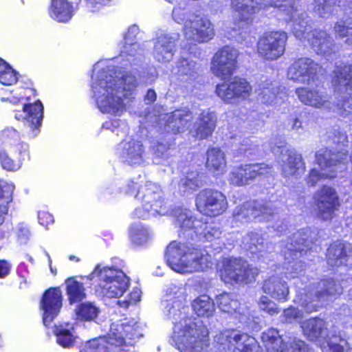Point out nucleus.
<instances>
[{
    "label": "nucleus",
    "instance_id": "nucleus-1",
    "mask_svg": "<svg viewBox=\"0 0 352 352\" xmlns=\"http://www.w3.org/2000/svg\"><path fill=\"white\" fill-rule=\"evenodd\" d=\"M185 287H168L162 300L164 315L174 324L171 344L180 352H208V330L199 319L188 317Z\"/></svg>",
    "mask_w": 352,
    "mask_h": 352
},
{
    "label": "nucleus",
    "instance_id": "nucleus-2",
    "mask_svg": "<svg viewBox=\"0 0 352 352\" xmlns=\"http://www.w3.org/2000/svg\"><path fill=\"white\" fill-rule=\"evenodd\" d=\"M137 86L136 77L131 72L109 67L99 73L92 89L97 106L102 113L120 116L125 111L126 101Z\"/></svg>",
    "mask_w": 352,
    "mask_h": 352
},
{
    "label": "nucleus",
    "instance_id": "nucleus-3",
    "mask_svg": "<svg viewBox=\"0 0 352 352\" xmlns=\"http://www.w3.org/2000/svg\"><path fill=\"white\" fill-rule=\"evenodd\" d=\"M142 336L134 321L113 322L107 336L89 340L80 352H109V345L114 346L116 352H135L134 343Z\"/></svg>",
    "mask_w": 352,
    "mask_h": 352
},
{
    "label": "nucleus",
    "instance_id": "nucleus-4",
    "mask_svg": "<svg viewBox=\"0 0 352 352\" xmlns=\"http://www.w3.org/2000/svg\"><path fill=\"white\" fill-rule=\"evenodd\" d=\"M348 160L346 151L336 153L329 149H320L316 154V162L320 171L312 168L307 177V183L314 186L322 179L335 178L338 172L345 169V163Z\"/></svg>",
    "mask_w": 352,
    "mask_h": 352
},
{
    "label": "nucleus",
    "instance_id": "nucleus-5",
    "mask_svg": "<svg viewBox=\"0 0 352 352\" xmlns=\"http://www.w3.org/2000/svg\"><path fill=\"white\" fill-rule=\"evenodd\" d=\"M294 0H231V8L234 12V18L240 22L249 23L252 16L262 8L276 6L284 8L287 12L295 24V19H299L300 14H297L293 6Z\"/></svg>",
    "mask_w": 352,
    "mask_h": 352
},
{
    "label": "nucleus",
    "instance_id": "nucleus-6",
    "mask_svg": "<svg viewBox=\"0 0 352 352\" xmlns=\"http://www.w3.org/2000/svg\"><path fill=\"white\" fill-rule=\"evenodd\" d=\"M258 274V270L249 265L241 258H225L219 276L225 284L234 285L252 283Z\"/></svg>",
    "mask_w": 352,
    "mask_h": 352
},
{
    "label": "nucleus",
    "instance_id": "nucleus-7",
    "mask_svg": "<svg viewBox=\"0 0 352 352\" xmlns=\"http://www.w3.org/2000/svg\"><path fill=\"white\" fill-rule=\"evenodd\" d=\"M307 16L305 13H300L299 21L295 19L293 24V32L300 40L307 39L311 48L318 54L329 55L334 52L335 45L333 38L325 32L321 30H314L305 33L307 30Z\"/></svg>",
    "mask_w": 352,
    "mask_h": 352
},
{
    "label": "nucleus",
    "instance_id": "nucleus-8",
    "mask_svg": "<svg viewBox=\"0 0 352 352\" xmlns=\"http://www.w3.org/2000/svg\"><path fill=\"white\" fill-rule=\"evenodd\" d=\"M219 352H262L254 338L237 330L227 329L214 337Z\"/></svg>",
    "mask_w": 352,
    "mask_h": 352
},
{
    "label": "nucleus",
    "instance_id": "nucleus-9",
    "mask_svg": "<svg viewBox=\"0 0 352 352\" xmlns=\"http://www.w3.org/2000/svg\"><path fill=\"white\" fill-rule=\"evenodd\" d=\"M301 327L304 335L311 341L323 340L327 342L330 352H350V343L340 335L330 340L327 322L318 318H310L302 322Z\"/></svg>",
    "mask_w": 352,
    "mask_h": 352
},
{
    "label": "nucleus",
    "instance_id": "nucleus-10",
    "mask_svg": "<svg viewBox=\"0 0 352 352\" xmlns=\"http://www.w3.org/2000/svg\"><path fill=\"white\" fill-rule=\"evenodd\" d=\"M160 188L155 184L148 182L138 191L135 197L142 203V208L135 210L138 218H147L149 216L165 214L166 207L164 206Z\"/></svg>",
    "mask_w": 352,
    "mask_h": 352
},
{
    "label": "nucleus",
    "instance_id": "nucleus-11",
    "mask_svg": "<svg viewBox=\"0 0 352 352\" xmlns=\"http://www.w3.org/2000/svg\"><path fill=\"white\" fill-rule=\"evenodd\" d=\"M296 294L294 299L308 313L317 311L334 298L332 296L337 287H326L322 292L309 290V287H294Z\"/></svg>",
    "mask_w": 352,
    "mask_h": 352
},
{
    "label": "nucleus",
    "instance_id": "nucleus-12",
    "mask_svg": "<svg viewBox=\"0 0 352 352\" xmlns=\"http://www.w3.org/2000/svg\"><path fill=\"white\" fill-rule=\"evenodd\" d=\"M196 206L201 213L216 217L226 210L228 201L221 192L214 189H204L197 195Z\"/></svg>",
    "mask_w": 352,
    "mask_h": 352
},
{
    "label": "nucleus",
    "instance_id": "nucleus-13",
    "mask_svg": "<svg viewBox=\"0 0 352 352\" xmlns=\"http://www.w3.org/2000/svg\"><path fill=\"white\" fill-rule=\"evenodd\" d=\"M272 173V166L264 163L249 164L234 167L229 174L228 181L235 186H244L263 176Z\"/></svg>",
    "mask_w": 352,
    "mask_h": 352
},
{
    "label": "nucleus",
    "instance_id": "nucleus-14",
    "mask_svg": "<svg viewBox=\"0 0 352 352\" xmlns=\"http://www.w3.org/2000/svg\"><path fill=\"white\" fill-rule=\"evenodd\" d=\"M239 51L230 46L219 49L212 60L211 71L213 74L223 80L229 78L237 68Z\"/></svg>",
    "mask_w": 352,
    "mask_h": 352
},
{
    "label": "nucleus",
    "instance_id": "nucleus-15",
    "mask_svg": "<svg viewBox=\"0 0 352 352\" xmlns=\"http://www.w3.org/2000/svg\"><path fill=\"white\" fill-rule=\"evenodd\" d=\"M287 35L284 32H272L259 38L257 51L266 60H275L285 52Z\"/></svg>",
    "mask_w": 352,
    "mask_h": 352
},
{
    "label": "nucleus",
    "instance_id": "nucleus-16",
    "mask_svg": "<svg viewBox=\"0 0 352 352\" xmlns=\"http://www.w3.org/2000/svg\"><path fill=\"white\" fill-rule=\"evenodd\" d=\"M320 69V65L314 60L307 57H302L295 60L290 65L287 72V77L294 82L309 85L314 82Z\"/></svg>",
    "mask_w": 352,
    "mask_h": 352
},
{
    "label": "nucleus",
    "instance_id": "nucleus-17",
    "mask_svg": "<svg viewBox=\"0 0 352 352\" xmlns=\"http://www.w3.org/2000/svg\"><path fill=\"white\" fill-rule=\"evenodd\" d=\"M184 34L190 44L196 45L210 40L214 33L212 25L208 19L195 16L185 22Z\"/></svg>",
    "mask_w": 352,
    "mask_h": 352
},
{
    "label": "nucleus",
    "instance_id": "nucleus-18",
    "mask_svg": "<svg viewBox=\"0 0 352 352\" xmlns=\"http://www.w3.org/2000/svg\"><path fill=\"white\" fill-rule=\"evenodd\" d=\"M314 198L318 217L323 221L332 219L339 206V197L336 190L324 186L316 192Z\"/></svg>",
    "mask_w": 352,
    "mask_h": 352
},
{
    "label": "nucleus",
    "instance_id": "nucleus-19",
    "mask_svg": "<svg viewBox=\"0 0 352 352\" xmlns=\"http://www.w3.org/2000/svg\"><path fill=\"white\" fill-rule=\"evenodd\" d=\"M317 239V232L310 229H304L294 233L287 239L283 250L285 260L291 263L298 259V254L304 250L305 247L309 246Z\"/></svg>",
    "mask_w": 352,
    "mask_h": 352
},
{
    "label": "nucleus",
    "instance_id": "nucleus-20",
    "mask_svg": "<svg viewBox=\"0 0 352 352\" xmlns=\"http://www.w3.org/2000/svg\"><path fill=\"white\" fill-rule=\"evenodd\" d=\"M41 305L43 310V324L49 327L59 314L62 307V294L60 287H50L45 291Z\"/></svg>",
    "mask_w": 352,
    "mask_h": 352
},
{
    "label": "nucleus",
    "instance_id": "nucleus-21",
    "mask_svg": "<svg viewBox=\"0 0 352 352\" xmlns=\"http://www.w3.org/2000/svg\"><path fill=\"white\" fill-rule=\"evenodd\" d=\"M184 256L182 274L204 271L212 265V257L205 250L188 247Z\"/></svg>",
    "mask_w": 352,
    "mask_h": 352
},
{
    "label": "nucleus",
    "instance_id": "nucleus-22",
    "mask_svg": "<svg viewBox=\"0 0 352 352\" xmlns=\"http://www.w3.org/2000/svg\"><path fill=\"white\" fill-rule=\"evenodd\" d=\"M179 39V34L170 32L157 37L154 45V58L160 63L170 62L175 54L176 43Z\"/></svg>",
    "mask_w": 352,
    "mask_h": 352
},
{
    "label": "nucleus",
    "instance_id": "nucleus-23",
    "mask_svg": "<svg viewBox=\"0 0 352 352\" xmlns=\"http://www.w3.org/2000/svg\"><path fill=\"white\" fill-rule=\"evenodd\" d=\"M119 151L120 158L130 165H140L145 162L144 147L140 141H124L120 144Z\"/></svg>",
    "mask_w": 352,
    "mask_h": 352
},
{
    "label": "nucleus",
    "instance_id": "nucleus-24",
    "mask_svg": "<svg viewBox=\"0 0 352 352\" xmlns=\"http://www.w3.org/2000/svg\"><path fill=\"white\" fill-rule=\"evenodd\" d=\"M282 173L286 177L294 176L300 167L305 168L302 155L293 148H283L279 156Z\"/></svg>",
    "mask_w": 352,
    "mask_h": 352
},
{
    "label": "nucleus",
    "instance_id": "nucleus-25",
    "mask_svg": "<svg viewBox=\"0 0 352 352\" xmlns=\"http://www.w3.org/2000/svg\"><path fill=\"white\" fill-rule=\"evenodd\" d=\"M351 255L352 248L349 243L336 241L327 249V263L331 267L346 266Z\"/></svg>",
    "mask_w": 352,
    "mask_h": 352
},
{
    "label": "nucleus",
    "instance_id": "nucleus-26",
    "mask_svg": "<svg viewBox=\"0 0 352 352\" xmlns=\"http://www.w3.org/2000/svg\"><path fill=\"white\" fill-rule=\"evenodd\" d=\"M94 276H98L100 280L107 284L117 283L122 286L130 285V278L122 270L108 267H101L100 264L96 265L94 272L86 278L92 279Z\"/></svg>",
    "mask_w": 352,
    "mask_h": 352
},
{
    "label": "nucleus",
    "instance_id": "nucleus-27",
    "mask_svg": "<svg viewBox=\"0 0 352 352\" xmlns=\"http://www.w3.org/2000/svg\"><path fill=\"white\" fill-rule=\"evenodd\" d=\"M43 107L38 100L34 104L25 105L23 110L16 113L17 120L23 119L25 124L33 130L38 129L43 119Z\"/></svg>",
    "mask_w": 352,
    "mask_h": 352
},
{
    "label": "nucleus",
    "instance_id": "nucleus-28",
    "mask_svg": "<svg viewBox=\"0 0 352 352\" xmlns=\"http://www.w3.org/2000/svg\"><path fill=\"white\" fill-rule=\"evenodd\" d=\"M166 117V130L173 133L183 131L192 119L191 112L187 109H177Z\"/></svg>",
    "mask_w": 352,
    "mask_h": 352
},
{
    "label": "nucleus",
    "instance_id": "nucleus-29",
    "mask_svg": "<svg viewBox=\"0 0 352 352\" xmlns=\"http://www.w3.org/2000/svg\"><path fill=\"white\" fill-rule=\"evenodd\" d=\"M187 248L186 245L176 241H173L168 245L166 252V261L167 264L173 270L179 273L184 269L182 262Z\"/></svg>",
    "mask_w": 352,
    "mask_h": 352
},
{
    "label": "nucleus",
    "instance_id": "nucleus-30",
    "mask_svg": "<svg viewBox=\"0 0 352 352\" xmlns=\"http://www.w3.org/2000/svg\"><path fill=\"white\" fill-rule=\"evenodd\" d=\"M173 216L175 218V226L184 230L193 228L195 232H199L204 223L195 219L192 212L186 208H177L173 210Z\"/></svg>",
    "mask_w": 352,
    "mask_h": 352
},
{
    "label": "nucleus",
    "instance_id": "nucleus-31",
    "mask_svg": "<svg viewBox=\"0 0 352 352\" xmlns=\"http://www.w3.org/2000/svg\"><path fill=\"white\" fill-rule=\"evenodd\" d=\"M217 117L212 112L203 111L195 124V136L206 139L212 135L216 126Z\"/></svg>",
    "mask_w": 352,
    "mask_h": 352
},
{
    "label": "nucleus",
    "instance_id": "nucleus-32",
    "mask_svg": "<svg viewBox=\"0 0 352 352\" xmlns=\"http://www.w3.org/2000/svg\"><path fill=\"white\" fill-rule=\"evenodd\" d=\"M332 82L339 91L352 89V65L336 66L333 70Z\"/></svg>",
    "mask_w": 352,
    "mask_h": 352
},
{
    "label": "nucleus",
    "instance_id": "nucleus-33",
    "mask_svg": "<svg viewBox=\"0 0 352 352\" xmlns=\"http://www.w3.org/2000/svg\"><path fill=\"white\" fill-rule=\"evenodd\" d=\"M261 340L267 352H289V349L283 343L282 337L276 329L270 328L263 331Z\"/></svg>",
    "mask_w": 352,
    "mask_h": 352
},
{
    "label": "nucleus",
    "instance_id": "nucleus-34",
    "mask_svg": "<svg viewBox=\"0 0 352 352\" xmlns=\"http://www.w3.org/2000/svg\"><path fill=\"white\" fill-rule=\"evenodd\" d=\"M296 93L299 100L305 104L316 108L327 107L329 102L327 97L316 90L308 88H298Z\"/></svg>",
    "mask_w": 352,
    "mask_h": 352
},
{
    "label": "nucleus",
    "instance_id": "nucleus-35",
    "mask_svg": "<svg viewBox=\"0 0 352 352\" xmlns=\"http://www.w3.org/2000/svg\"><path fill=\"white\" fill-rule=\"evenodd\" d=\"M206 167L216 175L222 174L226 168L224 152L218 148L209 149L207 151Z\"/></svg>",
    "mask_w": 352,
    "mask_h": 352
},
{
    "label": "nucleus",
    "instance_id": "nucleus-36",
    "mask_svg": "<svg viewBox=\"0 0 352 352\" xmlns=\"http://www.w3.org/2000/svg\"><path fill=\"white\" fill-rule=\"evenodd\" d=\"M177 75L184 80L196 79L200 72L199 64L190 59L181 58L177 63Z\"/></svg>",
    "mask_w": 352,
    "mask_h": 352
},
{
    "label": "nucleus",
    "instance_id": "nucleus-37",
    "mask_svg": "<svg viewBox=\"0 0 352 352\" xmlns=\"http://www.w3.org/2000/svg\"><path fill=\"white\" fill-rule=\"evenodd\" d=\"M50 16L59 22L68 21L72 16V6L67 0H52Z\"/></svg>",
    "mask_w": 352,
    "mask_h": 352
},
{
    "label": "nucleus",
    "instance_id": "nucleus-38",
    "mask_svg": "<svg viewBox=\"0 0 352 352\" xmlns=\"http://www.w3.org/2000/svg\"><path fill=\"white\" fill-rule=\"evenodd\" d=\"M54 333L56 335L57 343L64 348L72 346L76 338L74 328L69 324L55 326Z\"/></svg>",
    "mask_w": 352,
    "mask_h": 352
},
{
    "label": "nucleus",
    "instance_id": "nucleus-39",
    "mask_svg": "<svg viewBox=\"0 0 352 352\" xmlns=\"http://www.w3.org/2000/svg\"><path fill=\"white\" fill-rule=\"evenodd\" d=\"M8 138L6 141L8 151L15 157L21 155L27 150L28 146L19 142V134L14 129H8L0 134V138Z\"/></svg>",
    "mask_w": 352,
    "mask_h": 352
},
{
    "label": "nucleus",
    "instance_id": "nucleus-40",
    "mask_svg": "<svg viewBox=\"0 0 352 352\" xmlns=\"http://www.w3.org/2000/svg\"><path fill=\"white\" fill-rule=\"evenodd\" d=\"M192 307L198 316L209 318L213 315L214 305L207 295H202L195 299Z\"/></svg>",
    "mask_w": 352,
    "mask_h": 352
},
{
    "label": "nucleus",
    "instance_id": "nucleus-41",
    "mask_svg": "<svg viewBox=\"0 0 352 352\" xmlns=\"http://www.w3.org/2000/svg\"><path fill=\"white\" fill-rule=\"evenodd\" d=\"M217 303L219 308L223 312L230 314L239 315L245 314L244 311H241L240 303L238 300L231 298V295L228 293H223L217 296Z\"/></svg>",
    "mask_w": 352,
    "mask_h": 352
},
{
    "label": "nucleus",
    "instance_id": "nucleus-42",
    "mask_svg": "<svg viewBox=\"0 0 352 352\" xmlns=\"http://www.w3.org/2000/svg\"><path fill=\"white\" fill-rule=\"evenodd\" d=\"M14 186L0 181V225L3 221V215L8 212V204L12 201Z\"/></svg>",
    "mask_w": 352,
    "mask_h": 352
},
{
    "label": "nucleus",
    "instance_id": "nucleus-43",
    "mask_svg": "<svg viewBox=\"0 0 352 352\" xmlns=\"http://www.w3.org/2000/svg\"><path fill=\"white\" fill-rule=\"evenodd\" d=\"M259 100L265 104L273 103L278 93V87L276 85L269 82H263L258 85V89H256Z\"/></svg>",
    "mask_w": 352,
    "mask_h": 352
},
{
    "label": "nucleus",
    "instance_id": "nucleus-44",
    "mask_svg": "<svg viewBox=\"0 0 352 352\" xmlns=\"http://www.w3.org/2000/svg\"><path fill=\"white\" fill-rule=\"evenodd\" d=\"M76 314L81 320L94 321L98 316L100 309L93 302H86L78 305Z\"/></svg>",
    "mask_w": 352,
    "mask_h": 352
},
{
    "label": "nucleus",
    "instance_id": "nucleus-45",
    "mask_svg": "<svg viewBox=\"0 0 352 352\" xmlns=\"http://www.w3.org/2000/svg\"><path fill=\"white\" fill-rule=\"evenodd\" d=\"M138 31V28L135 25L129 28L128 32L124 36V46L121 51L122 56H133L138 54L142 51L140 45L137 42H133L132 38H131V34H135Z\"/></svg>",
    "mask_w": 352,
    "mask_h": 352
},
{
    "label": "nucleus",
    "instance_id": "nucleus-46",
    "mask_svg": "<svg viewBox=\"0 0 352 352\" xmlns=\"http://www.w3.org/2000/svg\"><path fill=\"white\" fill-rule=\"evenodd\" d=\"M243 243L252 252L255 250L263 252L265 250L267 245L258 233L253 232H249L244 236Z\"/></svg>",
    "mask_w": 352,
    "mask_h": 352
},
{
    "label": "nucleus",
    "instance_id": "nucleus-47",
    "mask_svg": "<svg viewBox=\"0 0 352 352\" xmlns=\"http://www.w3.org/2000/svg\"><path fill=\"white\" fill-rule=\"evenodd\" d=\"M199 186L198 173L191 172L181 179L179 183V190L180 192L186 193L195 190Z\"/></svg>",
    "mask_w": 352,
    "mask_h": 352
},
{
    "label": "nucleus",
    "instance_id": "nucleus-48",
    "mask_svg": "<svg viewBox=\"0 0 352 352\" xmlns=\"http://www.w3.org/2000/svg\"><path fill=\"white\" fill-rule=\"evenodd\" d=\"M170 148V144L161 142H156L152 146L153 162L155 164H161L167 160L168 157V151Z\"/></svg>",
    "mask_w": 352,
    "mask_h": 352
},
{
    "label": "nucleus",
    "instance_id": "nucleus-49",
    "mask_svg": "<svg viewBox=\"0 0 352 352\" xmlns=\"http://www.w3.org/2000/svg\"><path fill=\"white\" fill-rule=\"evenodd\" d=\"M237 85L233 83V80L230 82H223L218 85L216 88V92L223 101L226 102H231L235 98L234 89Z\"/></svg>",
    "mask_w": 352,
    "mask_h": 352
},
{
    "label": "nucleus",
    "instance_id": "nucleus-50",
    "mask_svg": "<svg viewBox=\"0 0 352 352\" xmlns=\"http://www.w3.org/2000/svg\"><path fill=\"white\" fill-rule=\"evenodd\" d=\"M130 233L132 241L138 245L145 244L149 237L148 230L140 223L133 224L131 228Z\"/></svg>",
    "mask_w": 352,
    "mask_h": 352
},
{
    "label": "nucleus",
    "instance_id": "nucleus-51",
    "mask_svg": "<svg viewBox=\"0 0 352 352\" xmlns=\"http://www.w3.org/2000/svg\"><path fill=\"white\" fill-rule=\"evenodd\" d=\"M338 0H315L314 12L321 17H327L333 11Z\"/></svg>",
    "mask_w": 352,
    "mask_h": 352
},
{
    "label": "nucleus",
    "instance_id": "nucleus-52",
    "mask_svg": "<svg viewBox=\"0 0 352 352\" xmlns=\"http://www.w3.org/2000/svg\"><path fill=\"white\" fill-rule=\"evenodd\" d=\"M122 299L118 300V305L124 308H128L131 305H135L140 300L142 291L139 287H133V290L126 292Z\"/></svg>",
    "mask_w": 352,
    "mask_h": 352
},
{
    "label": "nucleus",
    "instance_id": "nucleus-53",
    "mask_svg": "<svg viewBox=\"0 0 352 352\" xmlns=\"http://www.w3.org/2000/svg\"><path fill=\"white\" fill-rule=\"evenodd\" d=\"M334 30L340 36L346 37V43L352 45V21L336 23Z\"/></svg>",
    "mask_w": 352,
    "mask_h": 352
},
{
    "label": "nucleus",
    "instance_id": "nucleus-54",
    "mask_svg": "<svg viewBox=\"0 0 352 352\" xmlns=\"http://www.w3.org/2000/svg\"><path fill=\"white\" fill-rule=\"evenodd\" d=\"M252 203L247 202L241 206H237L234 210V218L239 221H248L252 220Z\"/></svg>",
    "mask_w": 352,
    "mask_h": 352
},
{
    "label": "nucleus",
    "instance_id": "nucleus-55",
    "mask_svg": "<svg viewBox=\"0 0 352 352\" xmlns=\"http://www.w3.org/2000/svg\"><path fill=\"white\" fill-rule=\"evenodd\" d=\"M16 81L12 68L1 58H0V82L4 85H10Z\"/></svg>",
    "mask_w": 352,
    "mask_h": 352
},
{
    "label": "nucleus",
    "instance_id": "nucleus-56",
    "mask_svg": "<svg viewBox=\"0 0 352 352\" xmlns=\"http://www.w3.org/2000/svg\"><path fill=\"white\" fill-rule=\"evenodd\" d=\"M197 233L210 241L215 239H219L221 234V231L217 226L204 223L202 228Z\"/></svg>",
    "mask_w": 352,
    "mask_h": 352
},
{
    "label": "nucleus",
    "instance_id": "nucleus-57",
    "mask_svg": "<svg viewBox=\"0 0 352 352\" xmlns=\"http://www.w3.org/2000/svg\"><path fill=\"white\" fill-rule=\"evenodd\" d=\"M233 83L236 84L237 86L234 89L236 91L235 98H245L249 96L252 88L250 84L243 78H234L233 79Z\"/></svg>",
    "mask_w": 352,
    "mask_h": 352
},
{
    "label": "nucleus",
    "instance_id": "nucleus-58",
    "mask_svg": "<svg viewBox=\"0 0 352 352\" xmlns=\"http://www.w3.org/2000/svg\"><path fill=\"white\" fill-rule=\"evenodd\" d=\"M96 292L109 298H116L122 299L123 295L126 292V287H98Z\"/></svg>",
    "mask_w": 352,
    "mask_h": 352
},
{
    "label": "nucleus",
    "instance_id": "nucleus-59",
    "mask_svg": "<svg viewBox=\"0 0 352 352\" xmlns=\"http://www.w3.org/2000/svg\"><path fill=\"white\" fill-rule=\"evenodd\" d=\"M0 161L2 167L8 170H16L21 167V161L11 159L5 151L0 152Z\"/></svg>",
    "mask_w": 352,
    "mask_h": 352
},
{
    "label": "nucleus",
    "instance_id": "nucleus-60",
    "mask_svg": "<svg viewBox=\"0 0 352 352\" xmlns=\"http://www.w3.org/2000/svg\"><path fill=\"white\" fill-rule=\"evenodd\" d=\"M264 292L270 294L272 298L280 300L285 301L287 300L289 294V287H263Z\"/></svg>",
    "mask_w": 352,
    "mask_h": 352
},
{
    "label": "nucleus",
    "instance_id": "nucleus-61",
    "mask_svg": "<svg viewBox=\"0 0 352 352\" xmlns=\"http://www.w3.org/2000/svg\"><path fill=\"white\" fill-rule=\"evenodd\" d=\"M67 293L71 304L78 302L86 297L84 287H67Z\"/></svg>",
    "mask_w": 352,
    "mask_h": 352
},
{
    "label": "nucleus",
    "instance_id": "nucleus-62",
    "mask_svg": "<svg viewBox=\"0 0 352 352\" xmlns=\"http://www.w3.org/2000/svg\"><path fill=\"white\" fill-rule=\"evenodd\" d=\"M283 317L285 322L292 323L301 319L302 318V313L298 309L290 307L284 310Z\"/></svg>",
    "mask_w": 352,
    "mask_h": 352
},
{
    "label": "nucleus",
    "instance_id": "nucleus-63",
    "mask_svg": "<svg viewBox=\"0 0 352 352\" xmlns=\"http://www.w3.org/2000/svg\"><path fill=\"white\" fill-rule=\"evenodd\" d=\"M260 308L272 316L278 313L276 305L270 300L267 296H262L259 302Z\"/></svg>",
    "mask_w": 352,
    "mask_h": 352
},
{
    "label": "nucleus",
    "instance_id": "nucleus-64",
    "mask_svg": "<svg viewBox=\"0 0 352 352\" xmlns=\"http://www.w3.org/2000/svg\"><path fill=\"white\" fill-rule=\"evenodd\" d=\"M289 352H314L302 340L294 339L289 344Z\"/></svg>",
    "mask_w": 352,
    "mask_h": 352
}]
</instances>
